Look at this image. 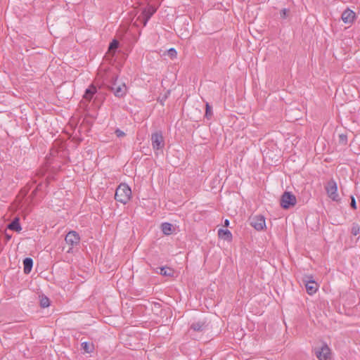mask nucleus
I'll return each instance as SVG.
<instances>
[{"instance_id": "nucleus-22", "label": "nucleus", "mask_w": 360, "mask_h": 360, "mask_svg": "<svg viewBox=\"0 0 360 360\" xmlns=\"http://www.w3.org/2000/svg\"><path fill=\"white\" fill-rule=\"evenodd\" d=\"M212 115H213L212 108L209 104V103L207 102L206 104H205V117L207 120H210L212 118Z\"/></svg>"}, {"instance_id": "nucleus-2", "label": "nucleus", "mask_w": 360, "mask_h": 360, "mask_svg": "<svg viewBox=\"0 0 360 360\" xmlns=\"http://www.w3.org/2000/svg\"><path fill=\"white\" fill-rule=\"evenodd\" d=\"M297 202L296 197L292 193L285 191L284 192L280 199V205L283 209H289Z\"/></svg>"}, {"instance_id": "nucleus-27", "label": "nucleus", "mask_w": 360, "mask_h": 360, "mask_svg": "<svg viewBox=\"0 0 360 360\" xmlns=\"http://www.w3.org/2000/svg\"><path fill=\"white\" fill-rule=\"evenodd\" d=\"M168 55L171 58H174L176 57L177 52L174 48H171L168 50Z\"/></svg>"}, {"instance_id": "nucleus-34", "label": "nucleus", "mask_w": 360, "mask_h": 360, "mask_svg": "<svg viewBox=\"0 0 360 360\" xmlns=\"http://www.w3.org/2000/svg\"><path fill=\"white\" fill-rule=\"evenodd\" d=\"M2 250V248L0 246V252Z\"/></svg>"}, {"instance_id": "nucleus-20", "label": "nucleus", "mask_w": 360, "mask_h": 360, "mask_svg": "<svg viewBox=\"0 0 360 360\" xmlns=\"http://www.w3.org/2000/svg\"><path fill=\"white\" fill-rule=\"evenodd\" d=\"M119 41L117 39H113L109 44L108 52L113 56L117 49L119 47Z\"/></svg>"}, {"instance_id": "nucleus-32", "label": "nucleus", "mask_w": 360, "mask_h": 360, "mask_svg": "<svg viewBox=\"0 0 360 360\" xmlns=\"http://www.w3.org/2000/svg\"><path fill=\"white\" fill-rule=\"evenodd\" d=\"M41 186V184H39V185L37 186V188H36L34 191H33V192H32V195H35V194L37 193V190H38V188H39V186Z\"/></svg>"}, {"instance_id": "nucleus-19", "label": "nucleus", "mask_w": 360, "mask_h": 360, "mask_svg": "<svg viewBox=\"0 0 360 360\" xmlns=\"http://www.w3.org/2000/svg\"><path fill=\"white\" fill-rule=\"evenodd\" d=\"M161 229L164 234L170 235L172 231V225L168 222L162 223L161 224Z\"/></svg>"}, {"instance_id": "nucleus-7", "label": "nucleus", "mask_w": 360, "mask_h": 360, "mask_svg": "<svg viewBox=\"0 0 360 360\" xmlns=\"http://www.w3.org/2000/svg\"><path fill=\"white\" fill-rule=\"evenodd\" d=\"M250 224L257 231H262L266 227L265 218L262 215H256L250 218Z\"/></svg>"}, {"instance_id": "nucleus-12", "label": "nucleus", "mask_w": 360, "mask_h": 360, "mask_svg": "<svg viewBox=\"0 0 360 360\" xmlns=\"http://www.w3.org/2000/svg\"><path fill=\"white\" fill-rule=\"evenodd\" d=\"M112 93L114 94V95L116 97H118V98L123 97L127 93V86H126L125 84L122 83V82L120 83L117 85V88L113 89Z\"/></svg>"}, {"instance_id": "nucleus-8", "label": "nucleus", "mask_w": 360, "mask_h": 360, "mask_svg": "<svg viewBox=\"0 0 360 360\" xmlns=\"http://www.w3.org/2000/svg\"><path fill=\"white\" fill-rule=\"evenodd\" d=\"M330 351L328 346L324 343L320 349H315V354L319 360H328L330 358Z\"/></svg>"}, {"instance_id": "nucleus-28", "label": "nucleus", "mask_w": 360, "mask_h": 360, "mask_svg": "<svg viewBox=\"0 0 360 360\" xmlns=\"http://www.w3.org/2000/svg\"><path fill=\"white\" fill-rule=\"evenodd\" d=\"M115 134L119 138L124 137L125 136V133L124 131H122V130H120V129H117L115 131Z\"/></svg>"}, {"instance_id": "nucleus-1", "label": "nucleus", "mask_w": 360, "mask_h": 360, "mask_svg": "<svg viewBox=\"0 0 360 360\" xmlns=\"http://www.w3.org/2000/svg\"><path fill=\"white\" fill-rule=\"evenodd\" d=\"M131 197V190L126 184H121L115 191V199L121 203L126 204Z\"/></svg>"}, {"instance_id": "nucleus-9", "label": "nucleus", "mask_w": 360, "mask_h": 360, "mask_svg": "<svg viewBox=\"0 0 360 360\" xmlns=\"http://www.w3.org/2000/svg\"><path fill=\"white\" fill-rule=\"evenodd\" d=\"M65 240L68 245H70L72 247H73L74 245L79 244L80 241V237L79 233H77L76 231H71L66 235Z\"/></svg>"}, {"instance_id": "nucleus-11", "label": "nucleus", "mask_w": 360, "mask_h": 360, "mask_svg": "<svg viewBox=\"0 0 360 360\" xmlns=\"http://www.w3.org/2000/svg\"><path fill=\"white\" fill-rule=\"evenodd\" d=\"M354 18L355 13L349 8L343 11L341 16V18L345 23L353 22Z\"/></svg>"}, {"instance_id": "nucleus-3", "label": "nucleus", "mask_w": 360, "mask_h": 360, "mask_svg": "<svg viewBox=\"0 0 360 360\" xmlns=\"http://www.w3.org/2000/svg\"><path fill=\"white\" fill-rule=\"evenodd\" d=\"M302 282L305 285L307 292L311 295H314L319 288L318 283L313 279L311 275H305L302 278Z\"/></svg>"}, {"instance_id": "nucleus-18", "label": "nucleus", "mask_w": 360, "mask_h": 360, "mask_svg": "<svg viewBox=\"0 0 360 360\" xmlns=\"http://www.w3.org/2000/svg\"><path fill=\"white\" fill-rule=\"evenodd\" d=\"M81 347L86 353H91L94 350V345L92 342H83L81 344Z\"/></svg>"}, {"instance_id": "nucleus-23", "label": "nucleus", "mask_w": 360, "mask_h": 360, "mask_svg": "<svg viewBox=\"0 0 360 360\" xmlns=\"http://www.w3.org/2000/svg\"><path fill=\"white\" fill-rule=\"evenodd\" d=\"M39 302H40V306L42 308L48 307L50 305V300L46 296H44V295L40 296Z\"/></svg>"}, {"instance_id": "nucleus-17", "label": "nucleus", "mask_w": 360, "mask_h": 360, "mask_svg": "<svg viewBox=\"0 0 360 360\" xmlns=\"http://www.w3.org/2000/svg\"><path fill=\"white\" fill-rule=\"evenodd\" d=\"M108 82L109 84H107V87L112 92H113V89L117 88V85L120 84L117 83V76L115 75H112L110 78H109Z\"/></svg>"}, {"instance_id": "nucleus-4", "label": "nucleus", "mask_w": 360, "mask_h": 360, "mask_svg": "<svg viewBox=\"0 0 360 360\" xmlns=\"http://www.w3.org/2000/svg\"><path fill=\"white\" fill-rule=\"evenodd\" d=\"M151 143L155 150H162L165 147V140L162 131H156L151 134Z\"/></svg>"}, {"instance_id": "nucleus-21", "label": "nucleus", "mask_w": 360, "mask_h": 360, "mask_svg": "<svg viewBox=\"0 0 360 360\" xmlns=\"http://www.w3.org/2000/svg\"><path fill=\"white\" fill-rule=\"evenodd\" d=\"M174 271L169 267L162 266L160 268V274L165 276H173Z\"/></svg>"}, {"instance_id": "nucleus-26", "label": "nucleus", "mask_w": 360, "mask_h": 360, "mask_svg": "<svg viewBox=\"0 0 360 360\" xmlns=\"http://www.w3.org/2000/svg\"><path fill=\"white\" fill-rule=\"evenodd\" d=\"M289 13H290V10L289 9H288V8H283L281 11V12H280L281 18L282 19H285V18H287L289 16Z\"/></svg>"}, {"instance_id": "nucleus-29", "label": "nucleus", "mask_w": 360, "mask_h": 360, "mask_svg": "<svg viewBox=\"0 0 360 360\" xmlns=\"http://www.w3.org/2000/svg\"><path fill=\"white\" fill-rule=\"evenodd\" d=\"M350 206L354 210L356 209V200H355V198L354 196H351Z\"/></svg>"}, {"instance_id": "nucleus-33", "label": "nucleus", "mask_w": 360, "mask_h": 360, "mask_svg": "<svg viewBox=\"0 0 360 360\" xmlns=\"http://www.w3.org/2000/svg\"><path fill=\"white\" fill-rule=\"evenodd\" d=\"M167 98V95H165L164 97H162V98L161 99V103H162V101H165Z\"/></svg>"}, {"instance_id": "nucleus-30", "label": "nucleus", "mask_w": 360, "mask_h": 360, "mask_svg": "<svg viewBox=\"0 0 360 360\" xmlns=\"http://www.w3.org/2000/svg\"><path fill=\"white\" fill-rule=\"evenodd\" d=\"M11 235L8 233H5L4 234V238H5V243H6L7 242H8L11 238Z\"/></svg>"}, {"instance_id": "nucleus-15", "label": "nucleus", "mask_w": 360, "mask_h": 360, "mask_svg": "<svg viewBox=\"0 0 360 360\" xmlns=\"http://www.w3.org/2000/svg\"><path fill=\"white\" fill-rule=\"evenodd\" d=\"M7 227L12 231L20 232L22 228L19 221V218H14L13 220L7 226Z\"/></svg>"}, {"instance_id": "nucleus-13", "label": "nucleus", "mask_w": 360, "mask_h": 360, "mask_svg": "<svg viewBox=\"0 0 360 360\" xmlns=\"http://www.w3.org/2000/svg\"><path fill=\"white\" fill-rule=\"evenodd\" d=\"M218 236L219 238L230 241L232 239V233L228 229H219L218 231Z\"/></svg>"}, {"instance_id": "nucleus-25", "label": "nucleus", "mask_w": 360, "mask_h": 360, "mask_svg": "<svg viewBox=\"0 0 360 360\" xmlns=\"http://www.w3.org/2000/svg\"><path fill=\"white\" fill-rule=\"evenodd\" d=\"M339 143L343 146L347 145V136L345 134H341L339 135Z\"/></svg>"}, {"instance_id": "nucleus-14", "label": "nucleus", "mask_w": 360, "mask_h": 360, "mask_svg": "<svg viewBox=\"0 0 360 360\" xmlns=\"http://www.w3.org/2000/svg\"><path fill=\"white\" fill-rule=\"evenodd\" d=\"M96 93V88L94 85H91L85 91L84 98L86 101H90L93 98L94 95Z\"/></svg>"}, {"instance_id": "nucleus-31", "label": "nucleus", "mask_w": 360, "mask_h": 360, "mask_svg": "<svg viewBox=\"0 0 360 360\" xmlns=\"http://www.w3.org/2000/svg\"><path fill=\"white\" fill-rule=\"evenodd\" d=\"M229 221L228 219L224 220V226H229Z\"/></svg>"}, {"instance_id": "nucleus-16", "label": "nucleus", "mask_w": 360, "mask_h": 360, "mask_svg": "<svg viewBox=\"0 0 360 360\" xmlns=\"http://www.w3.org/2000/svg\"><path fill=\"white\" fill-rule=\"evenodd\" d=\"M33 266V260L30 257H26L23 260L24 273L28 274L30 273Z\"/></svg>"}, {"instance_id": "nucleus-5", "label": "nucleus", "mask_w": 360, "mask_h": 360, "mask_svg": "<svg viewBox=\"0 0 360 360\" xmlns=\"http://www.w3.org/2000/svg\"><path fill=\"white\" fill-rule=\"evenodd\" d=\"M325 188L330 198L333 201H338L339 195L337 192L338 186L336 182L333 179H330L328 181Z\"/></svg>"}, {"instance_id": "nucleus-6", "label": "nucleus", "mask_w": 360, "mask_h": 360, "mask_svg": "<svg viewBox=\"0 0 360 360\" xmlns=\"http://www.w3.org/2000/svg\"><path fill=\"white\" fill-rule=\"evenodd\" d=\"M156 10L157 8L154 6L148 5L143 9L141 15L139 16L138 20H140L145 26L150 17L156 12Z\"/></svg>"}, {"instance_id": "nucleus-10", "label": "nucleus", "mask_w": 360, "mask_h": 360, "mask_svg": "<svg viewBox=\"0 0 360 360\" xmlns=\"http://www.w3.org/2000/svg\"><path fill=\"white\" fill-rule=\"evenodd\" d=\"M208 324L205 321H198L197 322L193 323L191 326L189 330H193L195 332H202L207 329Z\"/></svg>"}, {"instance_id": "nucleus-24", "label": "nucleus", "mask_w": 360, "mask_h": 360, "mask_svg": "<svg viewBox=\"0 0 360 360\" xmlns=\"http://www.w3.org/2000/svg\"><path fill=\"white\" fill-rule=\"evenodd\" d=\"M351 233L353 236H357L360 233V226L358 224L354 223L351 229Z\"/></svg>"}]
</instances>
